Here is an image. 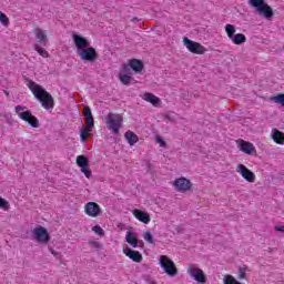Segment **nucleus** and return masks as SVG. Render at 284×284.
<instances>
[{
	"mask_svg": "<svg viewBox=\"0 0 284 284\" xmlns=\"http://www.w3.org/2000/svg\"><path fill=\"white\" fill-rule=\"evenodd\" d=\"M32 232L36 243H40L42 245H47V243H50V233H48V229L39 225L36 229H33Z\"/></svg>",
	"mask_w": 284,
	"mask_h": 284,
	"instance_id": "obj_7",
	"label": "nucleus"
},
{
	"mask_svg": "<svg viewBox=\"0 0 284 284\" xmlns=\"http://www.w3.org/2000/svg\"><path fill=\"white\" fill-rule=\"evenodd\" d=\"M232 43L234 45H243L245 41H247V38L243 33H236L234 37L231 38Z\"/></svg>",
	"mask_w": 284,
	"mask_h": 284,
	"instance_id": "obj_25",
	"label": "nucleus"
},
{
	"mask_svg": "<svg viewBox=\"0 0 284 284\" xmlns=\"http://www.w3.org/2000/svg\"><path fill=\"white\" fill-rule=\"evenodd\" d=\"M143 99L144 101H148V103H151L155 108H158V105H161V99L154 95L153 93H150V92L144 93Z\"/></svg>",
	"mask_w": 284,
	"mask_h": 284,
	"instance_id": "obj_21",
	"label": "nucleus"
},
{
	"mask_svg": "<svg viewBox=\"0 0 284 284\" xmlns=\"http://www.w3.org/2000/svg\"><path fill=\"white\" fill-rule=\"evenodd\" d=\"M125 241L131 247H139V240H136V235L130 231L126 232Z\"/></svg>",
	"mask_w": 284,
	"mask_h": 284,
	"instance_id": "obj_23",
	"label": "nucleus"
},
{
	"mask_svg": "<svg viewBox=\"0 0 284 284\" xmlns=\"http://www.w3.org/2000/svg\"><path fill=\"white\" fill-rule=\"evenodd\" d=\"M82 114L84 119H90L92 116V109H90V106H84Z\"/></svg>",
	"mask_w": 284,
	"mask_h": 284,
	"instance_id": "obj_35",
	"label": "nucleus"
},
{
	"mask_svg": "<svg viewBox=\"0 0 284 284\" xmlns=\"http://www.w3.org/2000/svg\"><path fill=\"white\" fill-rule=\"evenodd\" d=\"M33 50H36V52H38V54H40V57H43L44 59H48L50 57L47 50L41 48V45L39 44H34Z\"/></svg>",
	"mask_w": 284,
	"mask_h": 284,
	"instance_id": "obj_27",
	"label": "nucleus"
},
{
	"mask_svg": "<svg viewBox=\"0 0 284 284\" xmlns=\"http://www.w3.org/2000/svg\"><path fill=\"white\" fill-rule=\"evenodd\" d=\"M89 244L95 250H101V244L98 241H90Z\"/></svg>",
	"mask_w": 284,
	"mask_h": 284,
	"instance_id": "obj_37",
	"label": "nucleus"
},
{
	"mask_svg": "<svg viewBox=\"0 0 284 284\" xmlns=\"http://www.w3.org/2000/svg\"><path fill=\"white\" fill-rule=\"evenodd\" d=\"M0 22L2 23V26H10V19H8V16H6V13L0 11Z\"/></svg>",
	"mask_w": 284,
	"mask_h": 284,
	"instance_id": "obj_31",
	"label": "nucleus"
},
{
	"mask_svg": "<svg viewBox=\"0 0 284 284\" xmlns=\"http://www.w3.org/2000/svg\"><path fill=\"white\" fill-rule=\"evenodd\" d=\"M14 110L19 119L26 121V123H28L30 128H39V119L32 114V111L27 110L26 106L21 105H17Z\"/></svg>",
	"mask_w": 284,
	"mask_h": 284,
	"instance_id": "obj_3",
	"label": "nucleus"
},
{
	"mask_svg": "<svg viewBox=\"0 0 284 284\" xmlns=\"http://www.w3.org/2000/svg\"><path fill=\"white\" fill-rule=\"evenodd\" d=\"M77 54L80 57L81 61H88L89 63H94V61L99 59L97 49L90 45L82 49L81 51H77Z\"/></svg>",
	"mask_w": 284,
	"mask_h": 284,
	"instance_id": "obj_6",
	"label": "nucleus"
},
{
	"mask_svg": "<svg viewBox=\"0 0 284 284\" xmlns=\"http://www.w3.org/2000/svg\"><path fill=\"white\" fill-rule=\"evenodd\" d=\"M124 139L128 141L129 145H134L135 143L139 142V135H136L132 131H126L124 133Z\"/></svg>",
	"mask_w": 284,
	"mask_h": 284,
	"instance_id": "obj_24",
	"label": "nucleus"
},
{
	"mask_svg": "<svg viewBox=\"0 0 284 284\" xmlns=\"http://www.w3.org/2000/svg\"><path fill=\"white\" fill-rule=\"evenodd\" d=\"M133 216H135V219H138V221L141 223H144V225H148V223L151 221L150 214L139 209L133 210Z\"/></svg>",
	"mask_w": 284,
	"mask_h": 284,
	"instance_id": "obj_19",
	"label": "nucleus"
},
{
	"mask_svg": "<svg viewBox=\"0 0 284 284\" xmlns=\"http://www.w3.org/2000/svg\"><path fill=\"white\" fill-rule=\"evenodd\" d=\"M122 123H123V116L114 115L112 113H109L106 115V128L113 134H119V132L121 131V124Z\"/></svg>",
	"mask_w": 284,
	"mask_h": 284,
	"instance_id": "obj_5",
	"label": "nucleus"
},
{
	"mask_svg": "<svg viewBox=\"0 0 284 284\" xmlns=\"http://www.w3.org/2000/svg\"><path fill=\"white\" fill-rule=\"evenodd\" d=\"M271 136L274 143H277V145H284V133L282 131H278V129H274Z\"/></svg>",
	"mask_w": 284,
	"mask_h": 284,
	"instance_id": "obj_22",
	"label": "nucleus"
},
{
	"mask_svg": "<svg viewBox=\"0 0 284 284\" xmlns=\"http://www.w3.org/2000/svg\"><path fill=\"white\" fill-rule=\"evenodd\" d=\"M271 101H274V103H277L278 105H282V108H284V93L272 97Z\"/></svg>",
	"mask_w": 284,
	"mask_h": 284,
	"instance_id": "obj_28",
	"label": "nucleus"
},
{
	"mask_svg": "<svg viewBox=\"0 0 284 284\" xmlns=\"http://www.w3.org/2000/svg\"><path fill=\"white\" fill-rule=\"evenodd\" d=\"M144 241H146V243H150V244L154 243V236L152 235V232L146 231L144 233Z\"/></svg>",
	"mask_w": 284,
	"mask_h": 284,
	"instance_id": "obj_32",
	"label": "nucleus"
},
{
	"mask_svg": "<svg viewBox=\"0 0 284 284\" xmlns=\"http://www.w3.org/2000/svg\"><path fill=\"white\" fill-rule=\"evenodd\" d=\"M141 245H143V242H140Z\"/></svg>",
	"mask_w": 284,
	"mask_h": 284,
	"instance_id": "obj_42",
	"label": "nucleus"
},
{
	"mask_svg": "<svg viewBox=\"0 0 284 284\" xmlns=\"http://www.w3.org/2000/svg\"><path fill=\"white\" fill-rule=\"evenodd\" d=\"M50 252L53 256H59V253L57 251H54L53 248H50Z\"/></svg>",
	"mask_w": 284,
	"mask_h": 284,
	"instance_id": "obj_41",
	"label": "nucleus"
},
{
	"mask_svg": "<svg viewBox=\"0 0 284 284\" xmlns=\"http://www.w3.org/2000/svg\"><path fill=\"white\" fill-rule=\"evenodd\" d=\"M90 131L88 129H85V128H82L80 130V141H82V143H85V141H88V133Z\"/></svg>",
	"mask_w": 284,
	"mask_h": 284,
	"instance_id": "obj_29",
	"label": "nucleus"
},
{
	"mask_svg": "<svg viewBox=\"0 0 284 284\" xmlns=\"http://www.w3.org/2000/svg\"><path fill=\"white\" fill-rule=\"evenodd\" d=\"M72 39H73V43L77 48V52H81V50H85V48H90V42L83 36L73 33Z\"/></svg>",
	"mask_w": 284,
	"mask_h": 284,
	"instance_id": "obj_13",
	"label": "nucleus"
},
{
	"mask_svg": "<svg viewBox=\"0 0 284 284\" xmlns=\"http://www.w3.org/2000/svg\"><path fill=\"white\" fill-rule=\"evenodd\" d=\"M245 272H247L246 267H240L239 268V273H237L239 281H243V280L247 278V275H246Z\"/></svg>",
	"mask_w": 284,
	"mask_h": 284,
	"instance_id": "obj_30",
	"label": "nucleus"
},
{
	"mask_svg": "<svg viewBox=\"0 0 284 284\" xmlns=\"http://www.w3.org/2000/svg\"><path fill=\"white\" fill-rule=\"evenodd\" d=\"M92 231L98 234V236H105V232L101 229L100 225H94Z\"/></svg>",
	"mask_w": 284,
	"mask_h": 284,
	"instance_id": "obj_34",
	"label": "nucleus"
},
{
	"mask_svg": "<svg viewBox=\"0 0 284 284\" xmlns=\"http://www.w3.org/2000/svg\"><path fill=\"white\" fill-rule=\"evenodd\" d=\"M85 214L88 216H92V219H97V216L101 215V206H99L95 202H88L84 207Z\"/></svg>",
	"mask_w": 284,
	"mask_h": 284,
	"instance_id": "obj_15",
	"label": "nucleus"
},
{
	"mask_svg": "<svg viewBox=\"0 0 284 284\" xmlns=\"http://www.w3.org/2000/svg\"><path fill=\"white\" fill-rule=\"evenodd\" d=\"M183 43L185 48L189 50V52H192V54H205V52H207V49H205L203 44L190 40L186 37L183 38Z\"/></svg>",
	"mask_w": 284,
	"mask_h": 284,
	"instance_id": "obj_8",
	"label": "nucleus"
},
{
	"mask_svg": "<svg viewBox=\"0 0 284 284\" xmlns=\"http://www.w3.org/2000/svg\"><path fill=\"white\" fill-rule=\"evenodd\" d=\"M122 252L123 254H125V256H128V258H130L134 263H141V261H143V255L141 254V252L134 251L130 248V246H125Z\"/></svg>",
	"mask_w": 284,
	"mask_h": 284,
	"instance_id": "obj_16",
	"label": "nucleus"
},
{
	"mask_svg": "<svg viewBox=\"0 0 284 284\" xmlns=\"http://www.w3.org/2000/svg\"><path fill=\"white\" fill-rule=\"evenodd\" d=\"M173 185L178 192H187L192 190V182L186 178L175 179Z\"/></svg>",
	"mask_w": 284,
	"mask_h": 284,
	"instance_id": "obj_12",
	"label": "nucleus"
},
{
	"mask_svg": "<svg viewBox=\"0 0 284 284\" xmlns=\"http://www.w3.org/2000/svg\"><path fill=\"white\" fill-rule=\"evenodd\" d=\"M84 121L89 130H92V128H94V116L91 115V118H84Z\"/></svg>",
	"mask_w": 284,
	"mask_h": 284,
	"instance_id": "obj_33",
	"label": "nucleus"
},
{
	"mask_svg": "<svg viewBox=\"0 0 284 284\" xmlns=\"http://www.w3.org/2000/svg\"><path fill=\"white\" fill-rule=\"evenodd\" d=\"M155 141L156 143H159L160 148H165L166 143L165 140H163V138L158 136Z\"/></svg>",
	"mask_w": 284,
	"mask_h": 284,
	"instance_id": "obj_38",
	"label": "nucleus"
},
{
	"mask_svg": "<svg viewBox=\"0 0 284 284\" xmlns=\"http://www.w3.org/2000/svg\"><path fill=\"white\" fill-rule=\"evenodd\" d=\"M0 207L2 210H8L10 207V203L1 196H0Z\"/></svg>",
	"mask_w": 284,
	"mask_h": 284,
	"instance_id": "obj_36",
	"label": "nucleus"
},
{
	"mask_svg": "<svg viewBox=\"0 0 284 284\" xmlns=\"http://www.w3.org/2000/svg\"><path fill=\"white\" fill-rule=\"evenodd\" d=\"M159 263L168 276H176L179 274V268H176L174 261L170 260L168 255L160 256Z\"/></svg>",
	"mask_w": 284,
	"mask_h": 284,
	"instance_id": "obj_4",
	"label": "nucleus"
},
{
	"mask_svg": "<svg viewBox=\"0 0 284 284\" xmlns=\"http://www.w3.org/2000/svg\"><path fill=\"white\" fill-rule=\"evenodd\" d=\"M187 274H190V276L194 278V281H196L197 283L203 284L206 281L205 273H203V270L194 267L193 265L189 267Z\"/></svg>",
	"mask_w": 284,
	"mask_h": 284,
	"instance_id": "obj_14",
	"label": "nucleus"
},
{
	"mask_svg": "<svg viewBox=\"0 0 284 284\" xmlns=\"http://www.w3.org/2000/svg\"><path fill=\"white\" fill-rule=\"evenodd\" d=\"M125 71L132 70L135 74H141L143 72V69L145 68V64H143L142 60L139 59H130L126 64L122 65Z\"/></svg>",
	"mask_w": 284,
	"mask_h": 284,
	"instance_id": "obj_9",
	"label": "nucleus"
},
{
	"mask_svg": "<svg viewBox=\"0 0 284 284\" xmlns=\"http://www.w3.org/2000/svg\"><path fill=\"white\" fill-rule=\"evenodd\" d=\"M237 148L241 152H244V154H248L250 156H254V154H256V146L245 140H237Z\"/></svg>",
	"mask_w": 284,
	"mask_h": 284,
	"instance_id": "obj_11",
	"label": "nucleus"
},
{
	"mask_svg": "<svg viewBox=\"0 0 284 284\" xmlns=\"http://www.w3.org/2000/svg\"><path fill=\"white\" fill-rule=\"evenodd\" d=\"M248 6L254 8L255 12L260 17L267 19V21H271L274 18V10L265 2V0H248Z\"/></svg>",
	"mask_w": 284,
	"mask_h": 284,
	"instance_id": "obj_2",
	"label": "nucleus"
},
{
	"mask_svg": "<svg viewBox=\"0 0 284 284\" xmlns=\"http://www.w3.org/2000/svg\"><path fill=\"white\" fill-rule=\"evenodd\" d=\"M164 119H165V121H174V116L172 115V114H170V113H166L165 115H164Z\"/></svg>",
	"mask_w": 284,
	"mask_h": 284,
	"instance_id": "obj_39",
	"label": "nucleus"
},
{
	"mask_svg": "<svg viewBox=\"0 0 284 284\" xmlns=\"http://www.w3.org/2000/svg\"><path fill=\"white\" fill-rule=\"evenodd\" d=\"M27 85L34 95V99L41 103L44 110H52V108H54V99L52 98V94L48 93L43 87L32 80H29Z\"/></svg>",
	"mask_w": 284,
	"mask_h": 284,
	"instance_id": "obj_1",
	"label": "nucleus"
},
{
	"mask_svg": "<svg viewBox=\"0 0 284 284\" xmlns=\"http://www.w3.org/2000/svg\"><path fill=\"white\" fill-rule=\"evenodd\" d=\"M224 30H225L229 39H231V40L236 34V27H234V24H226L224 27Z\"/></svg>",
	"mask_w": 284,
	"mask_h": 284,
	"instance_id": "obj_26",
	"label": "nucleus"
},
{
	"mask_svg": "<svg viewBox=\"0 0 284 284\" xmlns=\"http://www.w3.org/2000/svg\"><path fill=\"white\" fill-rule=\"evenodd\" d=\"M119 80L122 83V85H131L132 81H134V78L132 77V73H130L129 70L125 71V68L122 67L119 73Z\"/></svg>",
	"mask_w": 284,
	"mask_h": 284,
	"instance_id": "obj_17",
	"label": "nucleus"
},
{
	"mask_svg": "<svg viewBox=\"0 0 284 284\" xmlns=\"http://www.w3.org/2000/svg\"><path fill=\"white\" fill-rule=\"evenodd\" d=\"M36 39L41 45H48V34L41 28L34 30Z\"/></svg>",
	"mask_w": 284,
	"mask_h": 284,
	"instance_id": "obj_20",
	"label": "nucleus"
},
{
	"mask_svg": "<svg viewBox=\"0 0 284 284\" xmlns=\"http://www.w3.org/2000/svg\"><path fill=\"white\" fill-rule=\"evenodd\" d=\"M276 232H284V226H275Z\"/></svg>",
	"mask_w": 284,
	"mask_h": 284,
	"instance_id": "obj_40",
	"label": "nucleus"
},
{
	"mask_svg": "<svg viewBox=\"0 0 284 284\" xmlns=\"http://www.w3.org/2000/svg\"><path fill=\"white\" fill-rule=\"evenodd\" d=\"M77 166L80 168L82 174L90 179L92 176V171L88 170L90 168V160L85 155H78L75 160Z\"/></svg>",
	"mask_w": 284,
	"mask_h": 284,
	"instance_id": "obj_10",
	"label": "nucleus"
},
{
	"mask_svg": "<svg viewBox=\"0 0 284 284\" xmlns=\"http://www.w3.org/2000/svg\"><path fill=\"white\" fill-rule=\"evenodd\" d=\"M237 172L241 174L242 179H245L248 183H254V172L247 169V166L240 164Z\"/></svg>",
	"mask_w": 284,
	"mask_h": 284,
	"instance_id": "obj_18",
	"label": "nucleus"
}]
</instances>
